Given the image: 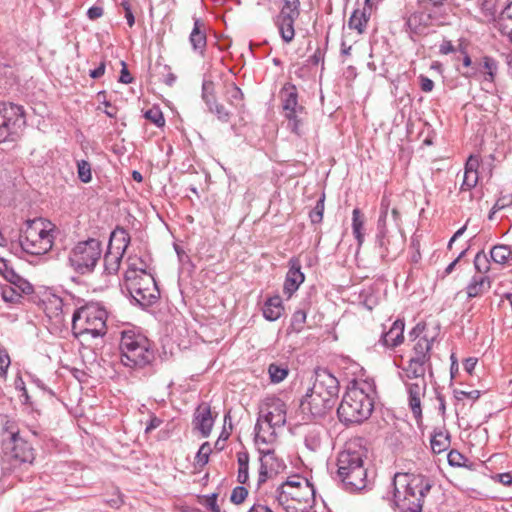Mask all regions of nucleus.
<instances>
[{"mask_svg": "<svg viewBox=\"0 0 512 512\" xmlns=\"http://www.w3.org/2000/svg\"><path fill=\"white\" fill-rule=\"evenodd\" d=\"M237 462L239 467H249V455L245 451L237 453Z\"/></svg>", "mask_w": 512, "mask_h": 512, "instance_id": "69168bd1", "label": "nucleus"}, {"mask_svg": "<svg viewBox=\"0 0 512 512\" xmlns=\"http://www.w3.org/2000/svg\"><path fill=\"white\" fill-rule=\"evenodd\" d=\"M363 227H364V219L361 215V212L359 209H354L353 210V218H352V228H353V234H354L355 238L357 239V242L359 245H361L364 241Z\"/></svg>", "mask_w": 512, "mask_h": 512, "instance_id": "e433bc0d", "label": "nucleus"}, {"mask_svg": "<svg viewBox=\"0 0 512 512\" xmlns=\"http://www.w3.org/2000/svg\"><path fill=\"white\" fill-rule=\"evenodd\" d=\"M130 243V236L123 228H116L110 236L108 250L118 251L120 254L125 253Z\"/></svg>", "mask_w": 512, "mask_h": 512, "instance_id": "b1692460", "label": "nucleus"}, {"mask_svg": "<svg viewBox=\"0 0 512 512\" xmlns=\"http://www.w3.org/2000/svg\"><path fill=\"white\" fill-rule=\"evenodd\" d=\"M248 491L245 487H235L231 493L230 500L235 504H241L247 497Z\"/></svg>", "mask_w": 512, "mask_h": 512, "instance_id": "de8ad7c7", "label": "nucleus"}, {"mask_svg": "<svg viewBox=\"0 0 512 512\" xmlns=\"http://www.w3.org/2000/svg\"><path fill=\"white\" fill-rule=\"evenodd\" d=\"M492 479L502 483L504 486H512V473H500L492 476Z\"/></svg>", "mask_w": 512, "mask_h": 512, "instance_id": "6e6d98bb", "label": "nucleus"}, {"mask_svg": "<svg viewBox=\"0 0 512 512\" xmlns=\"http://www.w3.org/2000/svg\"><path fill=\"white\" fill-rule=\"evenodd\" d=\"M426 386L425 378H418L412 383H407L409 406L416 419H420L422 416L421 400L425 396Z\"/></svg>", "mask_w": 512, "mask_h": 512, "instance_id": "a211bd4d", "label": "nucleus"}, {"mask_svg": "<svg viewBox=\"0 0 512 512\" xmlns=\"http://www.w3.org/2000/svg\"><path fill=\"white\" fill-rule=\"evenodd\" d=\"M128 268L125 272V279L128 277H137L139 274H149L147 272L148 264L139 257L130 256L127 259Z\"/></svg>", "mask_w": 512, "mask_h": 512, "instance_id": "7c9ffc66", "label": "nucleus"}, {"mask_svg": "<svg viewBox=\"0 0 512 512\" xmlns=\"http://www.w3.org/2000/svg\"><path fill=\"white\" fill-rule=\"evenodd\" d=\"M123 254L118 251L107 250L104 255V269L108 274H114L118 271Z\"/></svg>", "mask_w": 512, "mask_h": 512, "instance_id": "72a5a7b5", "label": "nucleus"}, {"mask_svg": "<svg viewBox=\"0 0 512 512\" xmlns=\"http://www.w3.org/2000/svg\"><path fill=\"white\" fill-rule=\"evenodd\" d=\"M419 80H420V87H421L422 91L431 92L433 90L434 82L430 78H428L424 75H420Z\"/></svg>", "mask_w": 512, "mask_h": 512, "instance_id": "13d9d810", "label": "nucleus"}, {"mask_svg": "<svg viewBox=\"0 0 512 512\" xmlns=\"http://www.w3.org/2000/svg\"><path fill=\"white\" fill-rule=\"evenodd\" d=\"M404 327L402 320L398 319L393 322L390 329L382 334L381 343L387 348L399 346L404 341Z\"/></svg>", "mask_w": 512, "mask_h": 512, "instance_id": "412c9836", "label": "nucleus"}, {"mask_svg": "<svg viewBox=\"0 0 512 512\" xmlns=\"http://www.w3.org/2000/svg\"><path fill=\"white\" fill-rule=\"evenodd\" d=\"M77 174H78V178L83 183H89L92 180V172H91L90 163L85 160L78 161L77 162Z\"/></svg>", "mask_w": 512, "mask_h": 512, "instance_id": "a19ab883", "label": "nucleus"}, {"mask_svg": "<svg viewBox=\"0 0 512 512\" xmlns=\"http://www.w3.org/2000/svg\"><path fill=\"white\" fill-rule=\"evenodd\" d=\"M125 287L132 299L142 307L152 305L159 297V290L151 274L125 279Z\"/></svg>", "mask_w": 512, "mask_h": 512, "instance_id": "4468645a", "label": "nucleus"}, {"mask_svg": "<svg viewBox=\"0 0 512 512\" xmlns=\"http://www.w3.org/2000/svg\"><path fill=\"white\" fill-rule=\"evenodd\" d=\"M508 21L512 22V2L509 3L500 13L498 19L495 22V27L499 32L510 30L512 26L508 24Z\"/></svg>", "mask_w": 512, "mask_h": 512, "instance_id": "4c0bfd02", "label": "nucleus"}, {"mask_svg": "<svg viewBox=\"0 0 512 512\" xmlns=\"http://www.w3.org/2000/svg\"><path fill=\"white\" fill-rule=\"evenodd\" d=\"M478 182V172H464V179L462 183V189L470 190L475 187Z\"/></svg>", "mask_w": 512, "mask_h": 512, "instance_id": "49530a36", "label": "nucleus"}, {"mask_svg": "<svg viewBox=\"0 0 512 512\" xmlns=\"http://www.w3.org/2000/svg\"><path fill=\"white\" fill-rule=\"evenodd\" d=\"M105 68H106L105 62L102 61L96 69L90 71V73H89L90 77H92L94 79H98V78L102 77L105 73Z\"/></svg>", "mask_w": 512, "mask_h": 512, "instance_id": "338daca9", "label": "nucleus"}, {"mask_svg": "<svg viewBox=\"0 0 512 512\" xmlns=\"http://www.w3.org/2000/svg\"><path fill=\"white\" fill-rule=\"evenodd\" d=\"M3 447L7 455L21 463H32L35 459L33 447L18 432H11Z\"/></svg>", "mask_w": 512, "mask_h": 512, "instance_id": "f3484780", "label": "nucleus"}, {"mask_svg": "<svg viewBox=\"0 0 512 512\" xmlns=\"http://www.w3.org/2000/svg\"><path fill=\"white\" fill-rule=\"evenodd\" d=\"M498 70V64L495 59L484 56L480 64V71L485 74V81L492 83Z\"/></svg>", "mask_w": 512, "mask_h": 512, "instance_id": "f704fd0d", "label": "nucleus"}, {"mask_svg": "<svg viewBox=\"0 0 512 512\" xmlns=\"http://www.w3.org/2000/svg\"><path fill=\"white\" fill-rule=\"evenodd\" d=\"M491 259L501 265H510L512 261V251L506 245H496L490 251Z\"/></svg>", "mask_w": 512, "mask_h": 512, "instance_id": "473e14b6", "label": "nucleus"}, {"mask_svg": "<svg viewBox=\"0 0 512 512\" xmlns=\"http://www.w3.org/2000/svg\"><path fill=\"white\" fill-rule=\"evenodd\" d=\"M338 393V380L327 370L318 369L315 371L312 387L301 401L302 410L313 416H323L335 405Z\"/></svg>", "mask_w": 512, "mask_h": 512, "instance_id": "20e7f679", "label": "nucleus"}, {"mask_svg": "<svg viewBox=\"0 0 512 512\" xmlns=\"http://www.w3.org/2000/svg\"><path fill=\"white\" fill-rule=\"evenodd\" d=\"M287 421V405L280 398L267 397L260 406L255 425V443L274 444L278 430Z\"/></svg>", "mask_w": 512, "mask_h": 512, "instance_id": "39448f33", "label": "nucleus"}, {"mask_svg": "<svg viewBox=\"0 0 512 512\" xmlns=\"http://www.w3.org/2000/svg\"><path fill=\"white\" fill-rule=\"evenodd\" d=\"M431 449L435 454H440L450 446V436L444 430L435 431L431 437Z\"/></svg>", "mask_w": 512, "mask_h": 512, "instance_id": "c756f323", "label": "nucleus"}, {"mask_svg": "<svg viewBox=\"0 0 512 512\" xmlns=\"http://www.w3.org/2000/svg\"><path fill=\"white\" fill-rule=\"evenodd\" d=\"M3 275L8 282L7 286L18 287L20 291H23L26 294L33 292L32 285L20 275L15 273L12 269L6 268Z\"/></svg>", "mask_w": 512, "mask_h": 512, "instance_id": "c85d7f7f", "label": "nucleus"}, {"mask_svg": "<svg viewBox=\"0 0 512 512\" xmlns=\"http://www.w3.org/2000/svg\"><path fill=\"white\" fill-rule=\"evenodd\" d=\"M496 0H477V5L487 17L493 16L495 12Z\"/></svg>", "mask_w": 512, "mask_h": 512, "instance_id": "09e8293b", "label": "nucleus"}, {"mask_svg": "<svg viewBox=\"0 0 512 512\" xmlns=\"http://www.w3.org/2000/svg\"><path fill=\"white\" fill-rule=\"evenodd\" d=\"M389 202L386 198L382 199L381 202V213L378 220L379 228L382 229L385 226L387 213H388Z\"/></svg>", "mask_w": 512, "mask_h": 512, "instance_id": "864d4df0", "label": "nucleus"}, {"mask_svg": "<svg viewBox=\"0 0 512 512\" xmlns=\"http://www.w3.org/2000/svg\"><path fill=\"white\" fill-rule=\"evenodd\" d=\"M227 93L231 101L240 100L242 98V91L235 84L229 85Z\"/></svg>", "mask_w": 512, "mask_h": 512, "instance_id": "052dcab7", "label": "nucleus"}, {"mask_svg": "<svg viewBox=\"0 0 512 512\" xmlns=\"http://www.w3.org/2000/svg\"><path fill=\"white\" fill-rule=\"evenodd\" d=\"M476 364H477L476 358H468L464 361L463 368L467 373L472 374L473 370L475 369Z\"/></svg>", "mask_w": 512, "mask_h": 512, "instance_id": "774afa93", "label": "nucleus"}, {"mask_svg": "<svg viewBox=\"0 0 512 512\" xmlns=\"http://www.w3.org/2000/svg\"><path fill=\"white\" fill-rule=\"evenodd\" d=\"M121 65H122V70H121V75H120L119 81L124 84H129L132 82V77H131L130 73L128 72V69H127L124 61H121Z\"/></svg>", "mask_w": 512, "mask_h": 512, "instance_id": "e2e57ef3", "label": "nucleus"}, {"mask_svg": "<svg viewBox=\"0 0 512 512\" xmlns=\"http://www.w3.org/2000/svg\"><path fill=\"white\" fill-rule=\"evenodd\" d=\"M103 15V8L101 6H92L87 11V16L91 20H96Z\"/></svg>", "mask_w": 512, "mask_h": 512, "instance_id": "680f3d73", "label": "nucleus"}, {"mask_svg": "<svg viewBox=\"0 0 512 512\" xmlns=\"http://www.w3.org/2000/svg\"><path fill=\"white\" fill-rule=\"evenodd\" d=\"M282 113L287 121L288 129L300 135L305 120V108L298 102V92L295 85L286 83L280 91Z\"/></svg>", "mask_w": 512, "mask_h": 512, "instance_id": "9b49d317", "label": "nucleus"}, {"mask_svg": "<svg viewBox=\"0 0 512 512\" xmlns=\"http://www.w3.org/2000/svg\"><path fill=\"white\" fill-rule=\"evenodd\" d=\"M213 111L217 115V118L222 122H228L230 118L229 111L222 105L217 103L216 101L212 103Z\"/></svg>", "mask_w": 512, "mask_h": 512, "instance_id": "8fccbe9b", "label": "nucleus"}, {"mask_svg": "<svg viewBox=\"0 0 512 512\" xmlns=\"http://www.w3.org/2000/svg\"><path fill=\"white\" fill-rule=\"evenodd\" d=\"M284 311V307L282 304V299L280 296L276 295L270 297L264 304L263 307V316L268 321H276L278 320Z\"/></svg>", "mask_w": 512, "mask_h": 512, "instance_id": "393cba45", "label": "nucleus"}, {"mask_svg": "<svg viewBox=\"0 0 512 512\" xmlns=\"http://www.w3.org/2000/svg\"><path fill=\"white\" fill-rule=\"evenodd\" d=\"M55 225L47 219L28 220L20 236V245L24 252L31 255H44L53 246Z\"/></svg>", "mask_w": 512, "mask_h": 512, "instance_id": "0eeeda50", "label": "nucleus"}, {"mask_svg": "<svg viewBox=\"0 0 512 512\" xmlns=\"http://www.w3.org/2000/svg\"><path fill=\"white\" fill-rule=\"evenodd\" d=\"M214 424V418L211 413L210 406L206 403L200 404L194 415L195 428L203 437L209 436Z\"/></svg>", "mask_w": 512, "mask_h": 512, "instance_id": "aec40b11", "label": "nucleus"}, {"mask_svg": "<svg viewBox=\"0 0 512 512\" xmlns=\"http://www.w3.org/2000/svg\"><path fill=\"white\" fill-rule=\"evenodd\" d=\"M324 203L323 199L317 202L315 208L310 212V218L313 223H318L323 218Z\"/></svg>", "mask_w": 512, "mask_h": 512, "instance_id": "3c124183", "label": "nucleus"}, {"mask_svg": "<svg viewBox=\"0 0 512 512\" xmlns=\"http://www.w3.org/2000/svg\"><path fill=\"white\" fill-rule=\"evenodd\" d=\"M326 436L325 430L321 426H308L304 432V445L311 452L320 451L323 440Z\"/></svg>", "mask_w": 512, "mask_h": 512, "instance_id": "4be33fe9", "label": "nucleus"}, {"mask_svg": "<svg viewBox=\"0 0 512 512\" xmlns=\"http://www.w3.org/2000/svg\"><path fill=\"white\" fill-rule=\"evenodd\" d=\"M119 349L121 363L129 368H142L154 359L149 340L132 329L121 332Z\"/></svg>", "mask_w": 512, "mask_h": 512, "instance_id": "6e6552de", "label": "nucleus"}, {"mask_svg": "<svg viewBox=\"0 0 512 512\" xmlns=\"http://www.w3.org/2000/svg\"><path fill=\"white\" fill-rule=\"evenodd\" d=\"M432 343L433 339H429L426 336L420 337L413 347L412 356L420 358L421 361L429 362Z\"/></svg>", "mask_w": 512, "mask_h": 512, "instance_id": "2f4dec72", "label": "nucleus"}, {"mask_svg": "<svg viewBox=\"0 0 512 512\" xmlns=\"http://www.w3.org/2000/svg\"><path fill=\"white\" fill-rule=\"evenodd\" d=\"M10 365V358L6 350L0 348V376L5 377Z\"/></svg>", "mask_w": 512, "mask_h": 512, "instance_id": "603ef678", "label": "nucleus"}, {"mask_svg": "<svg viewBox=\"0 0 512 512\" xmlns=\"http://www.w3.org/2000/svg\"><path fill=\"white\" fill-rule=\"evenodd\" d=\"M386 498L401 512H421L423 498L430 491L429 480L407 473L395 474Z\"/></svg>", "mask_w": 512, "mask_h": 512, "instance_id": "7ed1b4c3", "label": "nucleus"}, {"mask_svg": "<svg viewBox=\"0 0 512 512\" xmlns=\"http://www.w3.org/2000/svg\"><path fill=\"white\" fill-rule=\"evenodd\" d=\"M369 13L366 9H356L352 13L348 21V27L356 30L359 34L364 33L367 23L369 21Z\"/></svg>", "mask_w": 512, "mask_h": 512, "instance_id": "cd10ccee", "label": "nucleus"}, {"mask_svg": "<svg viewBox=\"0 0 512 512\" xmlns=\"http://www.w3.org/2000/svg\"><path fill=\"white\" fill-rule=\"evenodd\" d=\"M474 266L475 269L481 274L487 273L489 271V259L483 251H480L476 254L474 258Z\"/></svg>", "mask_w": 512, "mask_h": 512, "instance_id": "37998d69", "label": "nucleus"}, {"mask_svg": "<svg viewBox=\"0 0 512 512\" xmlns=\"http://www.w3.org/2000/svg\"><path fill=\"white\" fill-rule=\"evenodd\" d=\"M26 294L20 291L18 287L4 285L1 287L2 299L7 303H17L22 298V295Z\"/></svg>", "mask_w": 512, "mask_h": 512, "instance_id": "58836bf2", "label": "nucleus"}, {"mask_svg": "<svg viewBox=\"0 0 512 512\" xmlns=\"http://www.w3.org/2000/svg\"><path fill=\"white\" fill-rule=\"evenodd\" d=\"M366 448L359 440L346 442L338 453L336 466L337 477L344 488L350 492L362 490L367 484Z\"/></svg>", "mask_w": 512, "mask_h": 512, "instance_id": "f03ea898", "label": "nucleus"}, {"mask_svg": "<svg viewBox=\"0 0 512 512\" xmlns=\"http://www.w3.org/2000/svg\"><path fill=\"white\" fill-rule=\"evenodd\" d=\"M479 159L476 156H470L465 165V171L478 172Z\"/></svg>", "mask_w": 512, "mask_h": 512, "instance_id": "bf43d9fd", "label": "nucleus"}, {"mask_svg": "<svg viewBox=\"0 0 512 512\" xmlns=\"http://www.w3.org/2000/svg\"><path fill=\"white\" fill-rule=\"evenodd\" d=\"M212 449L208 442L203 443L196 455V464L200 467H203L208 463L209 455L211 453Z\"/></svg>", "mask_w": 512, "mask_h": 512, "instance_id": "c03bdc74", "label": "nucleus"}, {"mask_svg": "<svg viewBox=\"0 0 512 512\" xmlns=\"http://www.w3.org/2000/svg\"><path fill=\"white\" fill-rule=\"evenodd\" d=\"M299 0H285L275 24L284 42L290 43L295 36L294 23L300 15Z\"/></svg>", "mask_w": 512, "mask_h": 512, "instance_id": "2eb2a0df", "label": "nucleus"}, {"mask_svg": "<svg viewBox=\"0 0 512 512\" xmlns=\"http://www.w3.org/2000/svg\"><path fill=\"white\" fill-rule=\"evenodd\" d=\"M452 16L448 11L428 9L415 11L406 19V27L411 36L427 35L434 27L451 24Z\"/></svg>", "mask_w": 512, "mask_h": 512, "instance_id": "f8f14e48", "label": "nucleus"}, {"mask_svg": "<svg viewBox=\"0 0 512 512\" xmlns=\"http://www.w3.org/2000/svg\"><path fill=\"white\" fill-rule=\"evenodd\" d=\"M375 385L372 380L350 382L337 409L344 424H360L367 420L374 408Z\"/></svg>", "mask_w": 512, "mask_h": 512, "instance_id": "f257e3e1", "label": "nucleus"}, {"mask_svg": "<svg viewBox=\"0 0 512 512\" xmlns=\"http://www.w3.org/2000/svg\"><path fill=\"white\" fill-rule=\"evenodd\" d=\"M464 457L456 450H451L448 454V462L452 466H461Z\"/></svg>", "mask_w": 512, "mask_h": 512, "instance_id": "5fc2aeb1", "label": "nucleus"}, {"mask_svg": "<svg viewBox=\"0 0 512 512\" xmlns=\"http://www.w3.org/2000/svg\"><path fill=\"white\" fill-rule=\"evenodd\" d=\"M422 5H430V9H439L440 11H447L446 8L443 7V4L446 0H418Z\"/></svg>", "mask_w": 512, "mask_h": 512, "instance_id": "4d7b16f0", "label": "nucleus"}, {"mask_svg": "<svg viewBox=\"0 0 512 512\" xmlns=\"http://www.w3.org/2000/svg\"><path fill=\"white\" fill-rule=\"evenodd\" d=\"M145 118L154 123L157 127H162L165 123L162 112L157 108L147 110L145 112Z\"/></svg>", "mask_w": 512, "mask_h": 512, "instance_id": "a18cd8bd", "label": "nucleus"}, {"mask_svg": "<svg viewBox=\"0 0 512 512\" xmlns=\"http://www.w3.org/2000/svg\"><path fill=\"white\" fill-rule=\"evenodd\" d=\"M305 276L301 272V264L299 259L292 258L289 260V270L286 274L283 292L290 298L299 286L304 282Z\"/></svg>", "mask_w": 512, "mask_h": 512, "instance_id": "6ab92c4d", "label": "nucleus"}, {"mask_svg": "<svg viewBox=\"0 0 512 512\" xmlns=\"http://www.w3.org/2000/svg\"><path fill=\"white\" fill-rule=\"evenodd\" d=\"M255 445L261 454V465L258 477V485H260L264 483L268 477L281 472L285 468V465L282 460L276 457L273 449L274 444L255 443Z\"/></svg>", "mask_w": 512, "mask_h": 512, "instance_id": "dca6fc26", "label": "nucleus"}, {"mask_svg": "<svg viewBox=\"0 0 512 512\" xmlns=\"http://www.w3.org/2000/svg\"><path fill=\"white\" fill-rule=\"evenodd\" d=\"M202 23L199 19L194 20V27L190 33L189 41L192 45L194 51L199 53H203L206 47V34L204 30L201 29Z\"/></svg>", "mask_w": 512, "mask_h": 512, "instance_id": "a878e982", "label": "nucleus"}, {"mask_svg": "<svg viewBox=\"0 0 512 512\" xmlns=\"http://www.w3.org/2000/svg\"><path fill=\"white\" fill-rule=\"evenodd\" d=\"M427 363L426 361H421L420 358L411 356L408 365L403 369L404 376L414 380L424 378Z\"/></svg>", "mask_w": 512, "mask_h": 512, "instance_id": "bb28decb", "label": "nucleus"}, {"mask_svg": "<svg viewBox=\"0 0 512 512\" xmlns=\"http://www.w3.org/2000/svg\"><path fill=\"white\" fill-rule=\"evenodd\" d=\"M102 256V244L99 240L90 238L78 242L69 252L70 266L80 274L90 273L94 270Z\"/></svg>", "mask_w": 512, "mask_h": 512, "instance_id": "9d476101", "label": "nucleus"}, {"mask_svg": "<svg viewBox=\"0 0 512 512\" xmlns=\"http://www.w3.org/2000/svg\"><path fill=\"white\" fill-rule=\"evenodd\" d=\"M107 312L98 304H88L77 310L72 319V330L76 337L87 340V337L97 338L107 332Z\"/></svg>", "mask_w": 512, "mask_h": 512, "instance_id": "1a4fd4ad", "label": "nucleus"}, {"mask_svg": "<svg viewBox=\"0 0 512 512\" xmlns=\"http://www.w3.org/2000/svg\"><path fill=\"white\" fill-rule=\"evenodd\" d=\"M491 288V280L485 275L473 276L470 283L466 287L468 298L480 297Z\"/></svg>", "mask_w": 512, "mask_h": 512, "instance_id": "5701e85b", "label": "nucleus"}, {"mask_svg": "<svg viewBox=\"0 0 512 512\" xmlns=\"http://www.w3.org/2000/svg\"><path fill=\"white\" fill-rule=\"evenodd\" d=\"M306 311L303 309L296 310L291 318V328L293 331L300 332L302 331L304 324L306 322Z\"/></svg>", "mask_w": 512, "mask_h": 512, "instance_id": "79ce46f5", "label": "nucleus"}, {"mask_svg": "<svg viewBox=\"0 0 512 512\" xmlns=\"http://www.w3.org/2000/svg\"><path fill=\"white\" fill-rule=\"evenodd\" d=\"M215 85L213 81L204 79L202 84V99L208 106L209 111H213L212 103L215 102Z\"/></svg>", "mask_w": 512, "mask_h": 512, "instance_id": "ea45409f", "label": "nucleus"}, {"mask_svg": "<svg viewBox=\"0 0 512 512\" xmlns=\"http://www.w3.org/2000/svg\"><path fill=\"white\" fill-rule=\"evenodd\" d=\"M26 125L22 106L9 102L0 103V143L15 141Z\"/></svg>", "mask_w": 512, "mask_h": 512, "instance_id": "ddd939ff", "label": "nucleus"}, {"mask_svg": "<svg viewBox=\"0 0 512 512\" xmlns=\"http://www.w3.org/2000/svg\"><path fill=\"white\" fill-rule=\"evenodd\" d=\"M455 51V48L450 40H443L439 46V52L447 55Z\"/></svg>", "mask_w": 512, "mask_h": 512, "instance_id": "0e129e2a", "label": "nucleus"}, {"mask_svg": "<svg viewBox=\"0 0 512 512\" xmlns=\"http://www.w3.org/2000/svg\"><path fill=\"white\" fill-rule=\"evenodd\" d=\"M289 373L288 366L286 364L271 363L268 366V374L272 383L282 382Z\"/></svg>", "mask_w": 512, "mask_h": 512, "instance_id": "c9c22d12", "label": "nucleus"}, {"mask_svg": "<svg viewBox=\"0 0 512 512\" xmlns=\"http://www.w3.org/2000/svg\"><path fill=\"white\" fill-rule=\"evenodd\" d=\"M276 500L285 512H309L314 504V489L307 479L293 476L278 487Z\"/></svg>", "mask_w": 512, "mask_h": 512, "instance_id": "423d86ee", "label": "nucleus"}]
</instances>
